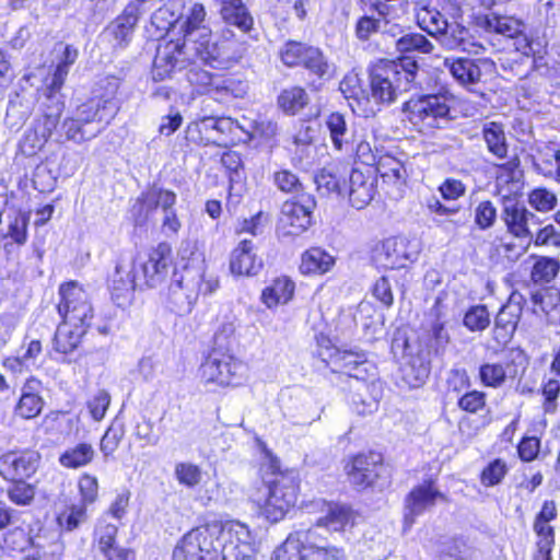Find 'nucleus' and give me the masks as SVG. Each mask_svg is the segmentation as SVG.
<instances>
[{
	"label": "nucleus",
	"mask_w": 560,
	"mask_h": 560,
	"mask_svg": "<svg viewBox=\"0 0 560 560\" xmlns=\"http://www.w3.org/2000/svg\"><path fill=\"white\" fill-rule=\"evenodd\" d=\"M310 95L301 85L284 88L277 96V106L287 116L300 115L310 106Z\"/></svg>",
	"instance_id": "nucleus-38"
},
{
	"label": "nucleus",
	"mask_w": 560,
	"mask_h": 560,
	"mask_svg": "<svg viewBox=\"0 0 560 560\" xmlns=\"http://www.w3.org/2000/svg\"><path fill=\"white\" fill-rule=\"evenodd\" d=\"M326 128L329 131V137L332 147L337 151H341L348 133V126L345 116L339 112L330 113L325 120Z\"/></svg>",
	"instance_id": "nucleus-52"
},
{
	"label": "nucleus",
	"mask_w": 560,
	"mask_h": 560,
	"mask_svg": "<svg viewBox=\"0 0 560 560\" xmlns=\"http://www.w3.org/2000/svg\"><path fill=\"white\" fill-rule=\"evenodd\" d=\"M490 16L487 13H472L467 26L457 25L452 30L448 48H459L470 55L486 51L490 44Z\"/></svg>",
	"instance_id": "nucleus-20"
},
{
	"label": "nucleus",
	"mask_w": 560,
	"mask_h": 560,
	"mask_svg": "<svg viewBox=\"0 0 560 560\" xmlns=\"http://www.w3.org/2000/svg\"><path fill=\"white\" fill-rule=\"evenodd\" d=\"M316 183L318 187H325L329 192L341 195L345 191V179L326 170H322L316 175Z\"/></svg>",
	"instance_id": "nucleus-64"
},
{
	"label": "nucleus",
	"mask_w": 560,
	"mask_h": 560,
	"mask_svg": "<svg viewBox=\"0 0 560 560\" xmlns=\"http://www.w3.org/2000/svg\"><path fill=\"white\" fill-rule=\"evenodd\" d=\"M221 163L229 178V194L235 184L245 180V166L242 155L236 151H225L221 155Z\"/></svg>",
	"instance_id": "nucleus-48"
},
{
	"label": "nucleus",
	"mask_w": 560,
	"mask_h": 560,
	"mask_svg": "<svg viewBox=\"0 0 560 560\" xmlns=\"http://www.w3.org/2000/svg\"><path fill=\"white\" fill-rule=\"evenodd\" d=\"M439 191L445 201H455L466 192V186L460 179L448 177L439 186Z\"/></svg>",
	"instance_id": "nucleus-62"
},
{
	"label": "nucleus",
	"mask_w": 560,
	"mask_h": 560,
	"mask_svg": "<svg viewBox=\"0 0 560 560\" xmlns=\"http://www.w3.org/2000/svg\"><path fill=\"white\" fill-rule=\"evenodd\" d=\"M174 474L177 482L186 488L197 487L202 479L199 465L189 462H179L175 465Z\"/></svg>",
	"instance_id": "nucleus-53"
},
{
	"label": "nucleus",
	"mask_w": 560,
	"mask_h": 560,
	"mask_svg": "<svg viewBox=\"0 0 560 560\" xmlns=\"http://www.w3.org/2000/svg\"><path fill=\"white\" fill-rule=\"evenodd\" d=\"M417 25L431 36L446 35L448 22L446 18L429 2L419 1L416 3Z\"/></svg>",
	"instance_id": "nucleus-36"
},
{
	"label": "nucleus",
	"mask_w": 560,
	"mask_h": 560,
	"mask_svg": "<svg viewBox=\"0 0 560 560\" xmlns=\"http://www.w3.org/2000/svg\"><path fill=\"white\" fill-rule=\"evenodd\" d=\"M244 132L240 122L230 116H203L187 125L185 139L197 147L229 148L238 144Z\"/></svg>",
	"instance_id": "nucleus-12"
},
{
	"label": "nucleus",
	"mask_w": 560,
	"mask_h": 560,
	"mask_svg": "<svg viewBox=\"0 0 560 560\" xmlns=\"http://www.w3.org/2000/svg\"><path fill=\"white\" fill-rule=\"evenodd\" d=\"M318 357L331 373L343 374L361 383L372 382L376 376V365L363 350L340 349L328 337L317 339Z\"/></svg>",
	"instance_id": "nucleus-11"
},
{
	"label": "nucleus",
	"mask_w": 560,
	"mask_h": 560,
	"mask_svg": "<svg viewBox=\"0 0 560 560\" xmlns=\"http://www.w3.org/2000/svg\"><path fill=\"white\" fill-rule=\"evenodd\" d=\"M140 5L135 2H128L122 11L112 21L110 32L119 46H127L140 20Z\"/></svg>",
	"instance_id": "nucleus-34"
},
{
	"label": "nucleus",
	"mask_w": 560,
	"mask_h": 560,
	"mask_svg": "<svg viewBox=\"0 0 560 560\" xmlns=\"http://www.w3.org/2000/svg\"><path fill=\"white\" fill-rule=\"evenodd\" d=\"M430 362L423 359H413L405 368L402 378L411 388L421 387L430 376Z\"/></svg>",
	"instance_id": "nucleus-50"
},
{
	"label": "nucleus",
	"mask_w": 560,
	"mask_h": 560,
	"mask_svg": "<svg viewBox=\"0 0 560 560\" xmlns=\"http://www.w3.org/2000/svg\"><path fill=\"white\" fill-rule=\"evenodd\" d=\"M373 298L385 308L394 304V293L389 279L386 276L380 277L371 287Z\"/></svg>",
	"instance_id": "nucleus-60"
},
{
	"label": "nucleus",
	"mask_w": 560,
	"mask_h": 560,
	"mask_svg": "<svg viewBox=\"0 0 560 560\" xmlns=\"http://www.w3.org/2000/svg\"><path fill=\"white\" fill-rule=\"evenodd\" d=\"M279 59L287 68H302L318 81H327L332 77L331 65L324 51L303 42L287 40L279 50Z\"/></svg>",
	"instance_id": "nucleus-16"
},
{
	"label": "nucleus",
	"mask_w": 560,
	"mask_h": 560,
	"mask_svg": "<svg viewBox=\"0 0 560 560\" xmlns=\"http://www.w3.org/2000/svg\"><path fill=\"white\" fill-rule=\"evenodd\" d=\"M90 329L58 325L52 337V351L60 357L61 362H72V355L79 351Z\"/></svg>",
	"instance_id": "nucleus-31"
},
{
	"label": "nucleus",
	"mask_w": 560,
	"mask_h": 560,
	"mask_svg": "<svg viewBox=\"0 0 560 560\" xmlns=\"http://www.w3.org/2000/svg\"><path fill=\"white\" fill-rule=\"evenodd\" d=\"M560 269L558 260L549 257L538 258L532 269V280L535 283H548L555 279Z\"/></svg>",
	"instance_id": "nucleus-54"
},
{
	"label": "nucleus",
	"mask_w": 560,
	"mask_h": 560,
	"mask_svg": "<svg viewBox=\"0 0 560 560\" xmlns=\"http://www.w3.org/2000/svg\"><path fill=\"white\" fill-rule=\"evenodd\" d=\"M489 324V313L486 306L470 307L464 316V325L470 330H482Z\"/></svg>",
	"instance_id": "nucleus-61"
},
{
	"label": "nucleus",
	"mask_w": 560,
	"mask_h": 560,
	"mask_svg": "<svg viewBox=\"0 0 560 560\" xmlns=\"http://www.w3.org/2000/svg\"><path fill=\"white\" fill-rule=\"evenodd\" d=\"M316 207L313 195H303L299 199L285 200L280 210L277 231L282 236H299L312 225V215Z\"/></svg>",
	"instance_id": "nucleus-21"
},
{
	"label": "nucleus",
	"mask_w": 560,
	"mask_h": 560,
	"mask_svg": "<svg viewBox=\"0 0 560 560\" xmlns=\"http://www.w3.org/2000/svg\"><path fill=\"white\" fill-rule=\"evenodd\" d=\"M237 69L219 73L213 97L219 102H226L236 98H243L248 92V83L245 77V68L236 65Z\"/></svg>",
	"instance_id": "nucleus-30"
},
{
	"label": "nucleus",
	"mask_w": 560,
	"mask_h": 560,
	"mask_svg": "<svg viewBox=\"0 0 560 560\" xmlns=\"http://www.w3.org/2000/svg\"><path fill=\"white\" fill-rule=\"evenodd\" d=\"M492 174L495 176L494 195L502 206L501 218L509 231L514 236L533 238L528 225L530 222L537 223V217L518 203L524 187L523 172L518 167V162L513 159L505 164H495Z\"/></svg>",
	"instance_id": "nucleus-6"
},
{
	"label": "nucleus",
	"mask_w": 560,
	"mask_h": 560,
	"mask_svg": "<svg viewBox=\"0 0 560 560\" xmlns=\"http://www.w3.org/2000/svg\"><path fill=\"white\" fill-rule=\"evenodd\" d=\"M125 427L120 422L113 421L108 425L100 441V451L105 460L114 457L125 438Z\"/></svg>",
	"instance_id": "nucleus-49"
},
{
	"label": "nucleus",
	"mask_w": 560,
	"mask_h": 560,
	"mask_svg": "<svg viewBox=\"0 0 560 560\" xmlns=\"http://www.w3.org/2000/svg\"><path fill=\"white\" fill-rule=\"evenodd\" d=\"M419 70L413 57L380 58L368 66L369 89L373 104L387 106L412 89Z\"/></svg>",
	"instance_id": "nucleus-5"
},
{
	"label": "nucleus",
	"mask_w": 560,
	"mask_h": 560,
	"mask_svg": "<svg viewBox=\"0 0 560 560\" xmlns=\"http://www.w3.org/2000/svg\"><path fill=\"white\" fill-rule=\"evenodd\" d=\"M385 456L375 450L352 453L342 460V472L357 492L376 488L384 478Z\"/></svg>",
	"instance_id": "nucleus-15"
},
{
	"label": "nucleus",
	"mask_w": 560,
	"mask_h": 560,
	"mask_svg": "<svg viewBox=\"0 0 560 560\" xmlns=\"http://www.w3.org/2000/svg\"><path fill=\"white\" fill-rule=\"evenodd\" d=\"M118 537V526L109 523L106 518H98L95 523L93 533H92V542L93 546L97 548L100 553L117 544Z\"/></svg>",
	"instance_id": "nucleus-47"
},
{
	"label": "nucleus",
	"mask_w": 560,
	"mask_h": 560,
	"mask_svg": "<svg viewBox=\"0 0 560 560\" xmlns=\"http://www.w3.org/2000/svg\"><path fill=\"white\" fill-rule=\"evenodd\" d=\"M486 405V394L478 390L466 392L458 399V407L470 413H475L482 409Z\"/></svg>",
	"instance_id": "nucleus-63"
},
{
	"label": "nucleus",
	"mask_w": 560,
	"mask_h": 560,
	"mask_svg": "<svg viewBox=\"0 0 560 560\" xmlns=\"http://www.w3.org/2000/svg\"><path fill=\"white\" fill-rule=\"evenodd\" d=\"M395 48L398 57H410L413 52L429 55L434 45L421 33H408L396 40Z\"/></svg>",
	"instance_id": "nucleus-42"
},
{
	"label": "nucleus",
	"mask_w": 560,
	"mask_h": 560,
	"mask_svg": "<svg viewBox=\"0 0 560 560\" xmlns=\"http://www.w3.org/2000/svg\"><path fill=\"white\" fill-rule=\"evenodd\" d=\"M376 175L382 179L381 188L385 196L400 194L406 186V167L401 161L389 153L380 155L375 167Z\"/></svg>",
	"instance_id": "nucleus-28"
},
{
	"label": "nucleus",
	"mask_w": 560,
	"mask_h": 560,
	"mask_svg": "<svg viewBox=\"0 0 560 560\" xmlns=\"http://www.w3.org/2000/svg\"><path fill=\"white\" fill-rule=\"evenodd\" d=\"M516 38L522 34V23L513 16H492V35Z\"/></svg>",
	"instance_id": "nucleus-57"
},
{
	"label": "nucleus",
	"mask_w": 560,
	"mask_h": 560,
	"mask_svg": "<svg viewBox=\"0 0 560 560\" xmlns=\"http://www.w3.org/2000/svg\"><path fill=\"white\" fill-rule=\"evenodd\" d=\"M42 466V454L33 447H13L0 454V477L10 485L8 499L18 506L31 505L37 485L31 482Z\"/></svg>",
	"instance_id": "nucleus-7"
},
{
	"label": "nucleus",
	"mask_w": 560,
	"mask_h": 560,
	"mask_svg": "<svg viewBox=\"0 0 560 560\" xmlns=\"http://www.w3.org/2000/svg\"><path fill=\"white\" fill-rule=\"evenodd\" d=\"M230 336L222 329L214 334L210 348L203 352L196 376L205 387L228 389L243 386L249 375L248 364L235 352Z\"/></svg>",
	"instance_id": "nucleus-4"
},
{
	"label": "nucleus",
	"mask_w": 560,
	"mask_h": 560,
	"mask_svg": "<svg viewBox=\"0 0 560 560\" xmlns=\"http://www.w3.org/2000/svg\"><path fill=\"white\" fill-rule=\"evenodd\" d=\"M116 94L115 88L109 92L94 94L79 105L74 115L62 121L66 139L80 143L96 137L118 112Z\"/></svg>",
	"instance_id": "nucleus-8"
},
{
	"label": "nucleus",
	"mask_w": 560,
	"mask_h": 560,
	"mask_svg": "<svg viewBox=\"0 0 560 560\" xmlns=\"http://www.w3.org/2000/svg\"><path fill=\"white\" fill-rule=\"evenodd\" d=\"M207 12L202 3H194L182 25V32L179 35L186 38L192 32L199 30L206 21Z\"/></svg>",
	"instance_id": "nucleus-58"
},
{
	"label": "nucleus",
	"mask_w": 560,
	"mask_h": 560,
	"mask_svg": "<svg viewBox=\"0 0 560 560\" xmlns=\"http://www.w3.org/2000/svg\"><path fill=\"white\" fill-rule=\"evenodd\" d=\"M42 389L43 382L37 376L30 375L26 377L13 408L14 415L23 420L37 418L42 413L45 405V400L40 394Z\"/></svg>",
	"instance_id": "nucleus-27"
},
{
	"label": "nucleus",
	"mask_w": 560,
	"mask_h": 560,
	"mask_svg": "<svg viewBox=\"0 0 560 560\" xmlns=\"http://www.w3.org/2000/svg\"><path fill=\"white\" fill-rule=\"evenodd\" d=\"M249 527L237 520H205L186 532L172 560H254Z\"/></svg>",
	"instance_id": "nucleus-1"
},
{
	"label": "nucleus",
	"mask_w": 560,
	"mask_h": 560,
	"mask_svg": "<svg viewBox=\"0 0 560 560\" xmlns=\"http://www.w3.org/2000/svg\"><path fill=\"white\" fill-rule=\"evenodd\" d=\"M175 267L173 247L166 241L151 246L144 255L136 253L129 270H126L122 261H117L114 272L106 280L112 301L120 308L129 307L137 290L161 287L166 282L170 269Z\"/></svg>",
	"instance_id": "nucleus-3"
},
{
	"label": "nucleus",
	"mask_w": 560,
	"mask_h": 560,
	"mask_svg": "<svg viewBox=\"0 0 560 560\" xmlns=\"http://www.w3.org/2000/svg\"><path fill=\"white\" fill-rule=\"evenodd\" d=\"M65 101L55 100L52 103H43L42 113L34 119L31 127L19 141V152L27 158L40 152L57 130L65 110Z\"/></svg>",
	"instance_id": "nucleus-17"
},
{
	"label": "nucleus",
	"mask_w": 560,
	"mask_h": 560,
	"mask_svg": "<svg viewBox=\"0 0 560 560\" xmlns=\"http://www.w3.org/2000/svg\"><path fill=\"white\" fill-rule=\"evenodd\" d=\"M388 23V15L368 14L366 11L358 18L354 24V35L360 42H368L381 32L383 24Z\"/></svg>",
	"instance_id": "nucleus-45"
},
{
	"label": "nucleus",
	"mask_w": 560,
	"mask_h": 560,
	"mask_svg": "<svg viewBox=\"0 0 560 560\" xmlns=\"http://www.w3.org/2000/svg\"><path fill=\"white\" fill-rule=\"evenodd\" d=\"M176 203L177 195L174 190L156 184L149 185L137 196L130 208L133 226H147L156 211L161 210L164 213L161 232L166 236L177 235L182 229V221L175 210Z\"/></svg>",
	"instance_id": "nucleus-10"
},
{
	"label": "nucleus",
	"mask_w": 560,
	"mask_h": 560,
	"mask_svg": "<svg viewBox=\"0 0 560 560\" xmlns=\"http://www.w3.org/2000/svg\"><path fill=\"white\" fill-rule=\"evenodd\" d=\"M96 457V452L92 443L81 441L67 447L59 454L58 463L61 467L69 470H78L90 466Z\"/></svg>",
	"instance_id": "nucleus-37"
},
{
	"label": "nucleus",
	"mask_w": 560,
	"mask_h": 560,
	"mask_svg": "<svg viewBox=\"0 0 560 560\" xmlns=\"http://www.w3.org/2000/svg\"><path fill=\"white\" fill-rule=\"evenodd\" d=\"M401 110L419 132L433 131L453 119L448 97L444 94L412 96L402 103Z\"/></svg>",
	"instance_id": "nucleus-14"
},
{
	"label": "nucleus",
	"mask_w": 560,
	"mask_h": 560,
	"mask_svg": "<svg viewBox=\"0 0 560 560\" xmlns=\"http://www.w3.org/2000/svg\"><path fill=\"white\" fill-rule=\"evenodd\" d=\"M186 79L194 93L213 95L219 73L210 72L200 65H191L187 70Z\"/></svg>",
	"instance_id": "nucleus-41"
},
{
	"label": "nucleus",
	"mask_w": 560,
	"mask_h": 560,
	"mask_svg": "<svg viewBox=\"0 0 560 560\" xmlns=\"http://www.w3.org/2000/svg\"><path fill=\"white\" fill-rule=\"evenodd\" d=\"M439 500L447 501V498L438 489L436 478H425L406 494L405 506L408 511L406 520L413 523L416 516L421 515L427 508L434 505Z\"/></svg>",
	"instance_id": "nucleus-25"
},
{
	"label": "nucleus",
	"mask_w": 560,
	"mask_h": 560,
	"mask_svg": "<svg viewBox=\"0 0 560 560\" xmlns=\"http://www.w3.org/2000/svg\"><path fill=\"white\" fill-rule=\"evenodd\" d=\"M444 65L450 70L451 74L463 84L476 83L481 78L478 63L468 58H445Z\"/></svg>",
	"instance_id": "nucleus-40"
},
{
	"label": "nucleus",
	"mask_w": 560,
	"mask_h": 560,
	"mask_svg": "<svg viewBox=\"0 0 560 560\" xmlns=\"http://www.w3.org/2000/svg\"><path fill=\"white\" fill-rule=\"evenodd\" d=\"M272 180L276 187L283 194L293 195V199L302 198L308 195L304 191V185L299 176L290 170L281 168L272 174Z\"/></svg>",
	"instance_id": "nucleus-46"
},
{
	"label": "nucleus",
	"mask_w": 560,
	"mask_h": 560,
	"mask_svg": "<svg viewBox=\"0 0 560 560\" xmlns=\"http://www.w3.org/2000/svg\"><path fill=\"white\" fill-rule=\"evenodd\" d=\"M295 282L287 275L275 277L260 293V302L269 310L290 303L295 294Z\"/></svg>",
	"instance_id": "nucleus-32"
},
{
	"label": "nucleus",
	"mask_w": 560,
	"mask_h": 560,
	"mask_svg": "<svg viewBox=\"0 0 560 560\" xmlns=\"http://www.w3.org/2000/svg\"><path fill=\"white\" fill-rule=\"evenodd\" d=\"M219 4V14L226 25L248 34L254 30V18L243 0H214Z\"/></svg>",
	"instance_id": "nucleus-33"
},
{
	"label": "nucleus",
	"mask_w": 560,
	"mask_h": 560,
	"mask_svg": "<svg viewBox=\"0 0 560 560\" xmlns=\"http://www.w3.org/2000/svg\"><path fill=\"white\" fill-rule=\"evenodd\" d=\"M377 194L375 174L364 170L352 168L349 175V202L360 210L371 203Z\"/></svg>",
	"instance_id": "nucleus-29"
},
{
	"label": "nucleus",
	"mask_w": 560,
	"mask_h": 560,
	"mask_svg": "<svg viewBox=\"0 0 560 560\" xmlns=\"http://www.w3.org/2000/svg\"><path fill=\"white\" fill-rule=\"evenodd\" d=\"M77 489L80 497L79 503L85 506L94 504L100 498L98 478L91 472H82L77 480Z\"/></svg>",
	"instance_id": "nucleus-51"
},
{
	"label": "nucleus",
	"mask_w": 560,
	"mask_h": 560,
	"mask_svg": "<svg viewBox=\"0 0 560 560\" xmlns=\"http://www.w3.org/2000/svg\"><path fill=\"white\" fill-rule=\"evenodd\" d=\"M55 308L63 326L91 328L96 317L91 295L77 280L59 284Z\"/></svg>",
	"instance_id": "nucleus-13"
},
{
	"label": "nucleus",
	"mask_w": 560,
	"mask_h": 560,
	"mask_svg": "<svg viewBox=\"0 0 560 560\" xmlns=\"http://www.w3.org/2000/svg\"><path fill=\"white\" fill-rule=\"evenodd\" d=\"M219 285L218 277L207 276L199 268L175 267L164 296L165 307L177 316L187 315L200 296L212 294Z\"/></svg>",
	"instance_id": "nucleus-9"
},
{
	"label": "nucleus",
	"mask_w": 560,
	"mask_h": 560,
	"mask_svg": "<svg viewBox=\"0 0 560 560\" xmlns=\"http://www.w3.org/2000/svg\"><path fill=\"white\" fill-rule=\"evenodd\" d=\"M301 508L307 513H324L316 518L314 526L331 532H345L347 527H352L355 523L357 512L347 503L325 498H313L310 501H303Z\"/></svg>",
	"instance_id": "nucleus-19"
},
{
	"label": "nucleus",
	"mask_w": 560,
	"mask_h": 560,
	"mask_svg": "<svg viewBox=\"0 0 560 560\" xmlns=\"http://www.w3.org/2000/svg\"><path fill=\"white\" fill-rule=\"evenodd\" d=\"M174 28L175 21L167 22L163 27L165 34L159 42L152 65V77L155 81H163L170 78L187 60L185 51L186 38L179 34L173 37Z\"/></svg>",
	"instance_id": "nucleus-18"
},
{
	"label": "nucleus",
	"mask_w": 560,
	"mask_h": 560,
	"mask_svg": "<svg viewBox=\"0 0 560 560\" xmlns=\"http://www.w3.org/2000/svg\"><path fill=\"white\" fill-rule=\"evenodd\" d=\"M335 257L319 246H312L301 255L299 270L304 276H322L335 266Z\"/></svg>",
	"instance_id": "nucleus-35"
},
{
	"label": "nucleus",
	"mask_w": 560,
	"mask_h": 560,
	"mask_svg": "<svg viewBox=\"0 0 560 560\" xmlns=\"http://www.w3.org/2000/svg\"><path fill=\"white\" fill-rule=\"evenodd\" d=\"M30 212L18 210L9 219L8 230L3 234L4 240H10V244L23 246L28 238Z\"/></svg>",
	"instance_id": "nucleus-44"
},
{
	"label": "nucleus",
	"mask_w": 560,
	"mask_h": 560,
	"mask_svg": "<svg viewBox=\"0 0 560 560\" xmlns=\"http://www.w3.org/2000/svg\"><path fill=\"white\" fill-rule=\"evenodd\" d=\"M380 161L377 155L371 148L368 141H361L358 143L354 153V166L353 168L364 170V172H371L375 174V167Z\"/></svg>",
	"instance_id": "nucleus-56"
},
{
	"label": "nucleus",
	"mask_w": 560,
	"mask_h": 560,
	"mask_svg": "<svg viewBox=\"0 0 560 560\" xmlns=\"http://www.w3.org/2000/svg\"><path fill=\"white\" fill-rule=\"evenodd\" d=\"M527 201L536 211L549 212L556 208L558 198L550 189L546 187H537L530 190Z\"/></svg>",
	"instance_id": "nucleus-55"
},
{
	"label": "nucleus",
	"mask_w": 560,
	"mask_h": 560,
	"mask_svg": "<svg viewBox=\"0 0 560 560\" xmlns=\"http://www.w3.org/2000/svg\"><path fill=\"white\" fill-rule=\"evenodd\" d=\"M339 90L354 114L363 117L374 114L371 91L365 89L358 73H347L339 83Z\"/></svg>",
	"instance_id": "nucleus-26"
},
{
	"label": "nucleus",
	"mask_w": 560,
	"mask_h": 560,
	"mask_svg": "<svg viewBox=\"0 0 560 560\" xmlns=\"http://www.w3.org/2000/svg\"><path fill=\"white\" fill-rule=\"evenodd\" d=\"M88 517V506L81 503L66 505L57 515L56 524L61 530L77 529Z\"/></svg>",
	"instance_id": "nucleus-43"
},
{
	"label": "nucleus",
	"mask_w": 560,
	"mask_h": 560,
	"mask_svg": "<svg viewBox=\"0 0 560 560\" xmlns=\"http://www.w3.org/2000/svg\"><path fill=\"white\" fill-rule=\"evenodd\" d=\"M264 268L258 246L250 238L240 241L229 256V270L234 277H255Z\"/></svg>",
	"instance_id": "nucleus-24"
},
{
	"label": "nucleus",
	"mask_w": 560,
	"mask_h": 560,
	"mask_svg": "<svg viewBox=\"0 0 560 560\" xmlns=\"http://www.w3.org/2000/svg\"><path fill=\"white\" fill-rule=\"evenodd\" d=\"M264 462L257 471L253 502L270 523H278L299 505L302 495V477L296 467L283 465L281 458L266 443H259Z\"/></svg>",
	"instance_id": "nucleus-2"
},
{
	"label": "nucleus",
	"mask_w": 560,
	"mask_h": 560,
	"mask_svg": "<svg viewBox=\"0 0 560 560\" xmlns=\"http://www.w3.org/2000/svg\"><path fill=\"white\" fill-rule=\"evenodd\" d=\"M413 253L409 250V242L401 236L384 240L373 249L372 261L377 270H398L407 267Z\"/></svg>",
	"instance_id": "nucleus-23"
},
{
	"label": "nucleus",
	"mask_w": 560,
	"mask_h": 560,
	"mask_svg": "<svg viewBox=\"0 0 560 560\" xmlns=\"http://www.w3.org/2000/svg\"><path fill=\"white\" fill-rule=\"evenodd\" d=\"M518 307L514 304L502 305L495 316L494 338L505 345L513 336L518 317Z\"/></svg>",
	"instance_id": "nucleus-39"
},
{
	"label": "nucleus",
	"mask_w": 560,
	"mask_h": 560,
	"mask_svg": "<svg viewBox=\"0 0 560 560\" xmlns=\"http://www.w3.org/2000/svg\"><path fill=\"white\" fill-rule=\"evenodd\" d=\"M110 400V395L105 389L98 390L88 399L86 407L91 418L95 421L103 420L109 408Z\"/></svg>",
	"instance_id": "nucleus-59"
},
{
	"label": "nucleus",
	"mask_w": 560,
	"mask_h": 560,
	"mask_svg": "<svg viewBox=\"0 0 560 560\" xmlns=\"http://www.w3.org/2000/svg\"><path fill=\"white\" fill-rule=\"evenodd\" d=\"M319 540L312 527L290 533L285 539L289 546L298 550V560H346L342 547L331 544L322 545Z\"/></svg>",
	"instance_id": "nucleus-22"
}]
</instances>
